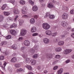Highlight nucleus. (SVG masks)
<instances>
[{"mask_svg":"<svg viewBox=\"0 0 74 74\" xmlns=\"http://www.w3.org/2000/svg\"><path fill=\"white\" fill-rule=\"evenodd\" d=\"M42 27L45 30H49V29L51 27V26L47 23H43L42 25Z\"/></svg>","mask_w":74,"mask_h":74,"instance_id":"obj_1","label":"nucleus"},{"mask_svg":"<svg viewBox=\"0 0 74 74\" xmlns=\"http://www.w3.org/2000/svg\"><path fill=\"white\" fill-rule=\"evenodd\" d=\"M53 57V55L52 54H46V58L47 60H50L52 59Z\"/></svg>","mask_w":74,"mask_h":74,"instance_id":"obj_2","label":"nucleus"},{"mask_svg":"<svg viewBox=\"0 0 74 74\" xmlns=\"http://www.w3.org/2000/svg\"><path fill=\"white\" fill-rule=\"evenodd\" d=\"M62 18L63 19H67L69 17V14L66 13H64L62 15Z\"/></svg>","mask_w":74,"mask_h":74,"instance_id":"obj_3","label":"nucleus"},{"mask_svg":"<svg viewBox=\"0 0 74 74\" xmlns=\"http://www.w3.org/2000/svg\"><path fill=\"white\" fill-rule=\"evenodd\" d=\"M27 32V31L26 30L22 29L21 31V36H24L26 34Z\"/></svg>","mask_w":74,"mask_h":74,"instance_id":"obj_4","label":"nucleus"},{"mask_svg":"<svg viewBox=\"0 0 74 74\" xmlns=\"http://www.w3.org/2000/svg\"><path fill=\"white\" fill-rule=\"evenodd\" d=\"M72 51H73L72 49H66L64 51V53L66 54H69Z\"/></svg>","mask_w":74,"mask_h":74,"instance_id":"obj_5","label":"nucleus"},{"mask_svg":"<svg viewBox=\"0 0 74 74\" xmlns=\"http://www.w3.org/2000/svg\"><path fill=\"white\" fill-rule=\"evenodd\" d=\"M27 10V7L25 6L23 7L22 10V13L23 14H26L27 13L26 10Z\"/></svg>","mask_w":74,"mask_h":74,"instance_id":"obj_6","label":"nucleus"},{"mask_svg":"<svg viewBox=\"0 0 74 74\" xmlns=\"http://www.w3.org/2000/svg\"><path fill=\"white\" fill-rule=\"evenodd\" d=\"M24 44L25 46H29L30 45V42L29 40H25Z\"/></svg>","mask_w":74,"mask_h":74,"instance_id":"obj_7","label":"nucleus"},{"mask_svg":"<svg viewBox=\"0 0 74 74\" xmlns=\"http://www.w3.org/2000/svg\"><path fill=\"white\" fill-rule=\"evenodd\" d=\"M37 31V28L35 27H33L32 28L31 32L32 33H34Z\"/></svg>","mask_w":74,"mask_h":74,"instance_id":"obj_8","label":"nucleus"},{"mask_svg":"<svg viewBox=\"0 0 74 74\" xmlns=\"http://www.w3.org/2000/svg\"><path fill=\"white\" fill-rule=\"evenodd\" d=\"M61 25L62 26H67L68 23L65 21H62L61 23Z\"/></svg>","mask_w":74,"mask_h":74,"instance_id":"obj_9","label":"nucleus"},{"mask_svg":"<svg viewBox=\"0 0 74 74\" xmlns=\"http://www.w3.org/2000/svg\"><path fill=\"white\" fill-rule=\"evenodd\" d=\"M32 10L33 11L36 12V11H37L38 10V7L36 5H34L33 6Z\"/></svg>","mask_w":74,"mask_h":74,"instance_id":"obj_10","label":"nucleus"},{"mask_svg":"<svg viewBox=\"0 0 74 74\" xmlns=\"http://www.w3.org/2000/svg\"><path fill=\"white\" fill-rule=\"evenodd\" d=\"M52 32L50 30H47L45 32V33L47 35L49 36H51V33Z\"/></svg>","mask_w":74,"mask_h":74,"instance_id":"obj_11","label":"nucleus"},{"mask_svg":"<svg viewBox=\"0 0 74 74\" xmlns=\"http://www.w3.org/2000/svg\"><path fill=\"white\" fill-rule=\"evenodd\" d=\"M43 41L45 44H48L49 42V40L48 38H45L43 39Z\"/></svg>","mask_w":74,"mask_h":74,"instance_id":"obj_12","label":"nucleus"},{"mask_svg":"<svg viewBox=\"0 0 74 74\" xmlns=\"http://www.w3.org/2000/svg\"><path fill=\"white\" fill-rule=\"evenodd\" d=\"M47 7L49 8H53L54 7V6L52 3H49L47 5Z\"/></svg>","mask_w":74,"mask_h":74,"instance_id":"obj_13","label":"nucleus"},{"mask_svg":"<svg viewBox=\"0 0 74 74\" xmlns=\"http://www.w3.org/2000/svg\"><path fill=\"white\" fill-rule=\"evenodd\" d=\"M17 60L16 58L15 57H13L12 59L10 60V62H12L13 63H15L16 62Z\"/></svg>","mask_w":74,"mask_h":74,"instance_id":"obj_14","label":"nucleus"},{"mask_svg":"<svg viewBox=\"0 0 74 74\" xmlns=\"http://www.w3.org/2000/svg\"><path fill=\"white\" fill-rule=\"evenodd\" d=\"M55 16L53 15L50 14L49 13V19H53L54 18H55Z\"/></svg>","mask_w":74,"mask_h":74,"instance_id":"obj_15","label":"nucleus"},{"mask_svg":"<svg viewBox=\"0 0 74 74\" xmlns=\"http://www.w3.org/2000/svg\"><path fill=\"white\" fill-rule=\"evenodd\" d=\"M14 12L15 14H18L19 13V10L16 9H14Z\"/></svg>","mask_w":74,"mask_h":74,"instance_id":"obj_16","label":"nucleus"},{"mask_svg":"<svg viewBox=\"0 0 74 74\" xmlns=\"http://www.w3.org/2000/svg\"><path fill=\"white\" fill-rule=\"evenodd\" d=\"M63 68H60V70L58 71V74H61L62 73H63Z\"/></svg>","mask_w":74,"mask_h":74,"instance_id":"obj_17","label":"nucleus"},{"mask_svg":"<svg viewBox=\"0 0 74 74\" xmlns=\"http://www.w3.org/2000/svg\"><path fill=\"white\" fill-rule=\"evenodd\" d=\"M30 22L31 23L33 24L35 23V19L33 18H32L30 20Z\"/></svg>","mask_w":74,"mask_h":74,"instance_id":"obj_18","label":"nucleus"},{"mask_svg":"<svg viewBox=\"0 0 74 74\" xmlns=\"http://www.w3.org/2000/svg\"><path fill=\"white\" fill-rule=\"evenodd\" d=\"M7 44V42L6 41H4L1 42L0 44V46H3V45H6Z\"/></svg>","mask_w":74,"mask_h":74,"instance_id":"obj_19","label":"nucleus"},{"mask_svg":"<svg viewBox=\"0 0 74 74\" xmlns=\"http://www.w3.org/2000/svg\"><path fill=\"white\" fill-rule=\"evenodd\" d=\"M11 48L13 49H16L18 48V46L16 45H14L11 46Z\"/></svg>","mask_w":74,"mask_h":74,"instance_id":"obj_20","label":"nucleus"},{"mask_svg":"<svg viewBox=\"0 0 74 74\" xmlns=\"http://www.w3.org/2000/svg\"><path fill=\"white\" fill-rule=\"evenodd\" d=\"M31 62V60H30V58H27L25 60V62L27 63H30Z\"/></svg>","mask_w":74,"mask_h":74,"instance_id":"obj_21","label":"nucleus"},{"mask_svg":"<svg viewBox=\"0 0 74 74\" xmlns=\"http://www.w3.org/2000/svg\"><path fill=\"white\" fill-rule=\"evenodd\" d=\"M3 14L5 16H9L10 14V13L8 12H3Z\"/></svg>","mask_w":74,"mask_h":74,"instance_id":"obj_22","label":"nucleus"},{"mask_svg":"<svg viewBox=\"0 0 74 74\" xmlns=\"http://www.w3.org/2000/svg\"><path fill=\"white\" fill-rule=\"evenodd\" d=\"M58 44L60 46H62L64 44V42L63 41H59L58 43Z\"/></svg>","mask_w":74,"mask_h":74,"instance_id":"obj_23","label":"nucleus"},{"mask_svg":"<svg viewBox=\"0 0 74 74\" xmlns=\"http://www.w3.org/2000/svg\"><path fill=\"white\" fill-rule=\"evenodd\" d=\"M61 51H62V48L60 47H58L55 49L56 52H60Z\"/></svg>","mask_w":74,"mask_h":74,"instance_id":"obj_24","label":"nucleus"},{"mask_svg":"<svg viewBox=\"0 0 74 74\" xmlns=\"http://www.w3.org/2000/svg\"><path fill=\"white\" fill-rule=\"evenodd\" d=\"M19 3L21 5H25L26 2L24 0H21L20 1Z\"/></svg>","mask_w":74,"mask_h":74,"instance_id":"obj_25","label":"nucleus"},{"mask_svg":"<svg viewBox=\"0 0 74 74\" xmlns=\"http://www.w3.org/2000/svg\"><path fill=\"white\" fill-rule=\"evenodd\" d=\"M29 3L32 5H34V3L32 0H29Z\"/></svg>","mask_w":74,"mask_h":74,"instance_id":"obj_26","label":"nucleus"},{"mask_svg":"<svg viewBox=\"0 0 74 74\" xmlns=\"http://www.w3.org/2000/svg\"><path fill=\"white\" fill-rule=\"evenodd\" d=\"M3 20H4V16L2 15L0 16V22H3Z\"/></svg>","mask_w":74,"mask_h":74,"instance_id":"obj_27","label":"nucleus"},{"mask_svg":"<svg viewBox=\"0 0 74 74\" xmlns=\"http://www.w3.org/2000/svg\"><path fill=\"white\" fill-rule=\"evenodd\" d=\"M31 64L32 65H35L36 64V60H33L31 62Z\"/></svg>","mask_w":74,"mask_h":74,"instance_id":"obj_28","label":"nucleus"},{"mask_svg":"<svg viewBox=\"0 0 74 74\" xmlns=\"http://www.w3.org/2000/svg\"><path fill=\"white\" fill-rule=\"evenodd\" d=\"M19 22L20 25H22L24 22V21L23 20H19Z\"/></svg>","mask_w":74,"mask_h":74,"instance_id":"obj_29","label":"nucleus"},{"mask_svg":"<svg viewBox=\"0 0 74 74\" xmlns=\"http://www.w3.org/2000/svg\"><path fill=\"white\" fill-rule=\"evenodd\" d=\"M26 67L29 70H32V68L31 67V66L30 65H27L26 66Z\"/></svg>","mask_w":74,"mask_h":74,"instance_id":"obj_30","label":"nucleus"},{"mask_svg":"<svg viewBox=\"0 0 74 74\" xmlns=\"http://www.w3.org/2000/svg\"><path fill=\"white\" fill-rule=\"evenodd\" d=\"M17 26V25L15 23L13 24L12 25L10 26V28H13V27H16Z\"/></svg>","mask_w":74,"mask_h":74,"instance_id":"obj_31","label":"nucleus"},{"mask_svg":"<svg viewBox=\"0 0 74 74\" xmlns=\"http://www.w3.org/2000/svg\"><path fill=\"white\" fill-rule=\"evenodd\" d=\"M6 7H7V4H4L2 7L1 9L2 10H4V9H5Z\"/></svg>","mask_w":74,"mask_h":74,"instance_id":"obj_32","label":"nucleus"},{"mask_svg":"<svg viewBox=\"0 0 74 74\" xmlns=\"http://www.w3.org/2000/svg\"><path fill=\"white\" fill-rule=\"evenodd\" d=\"M57 34H58V33L56 32L51 34V35L52 37H55V36H56Z\"/></svg>","mask_w":74,"mask_h":74,"instance_id":"obj_33","label":"nucleus"},{"mask_svg":"<svg viewBox=\"0 0 74 74\" xmlns=\"http://www.w3.org/2000/svg\"><path fill=\"white\" fill-rule=\"evenodd\" d=\"M15 67H16V68L18 69V68H19V67H21V65L19 64H15Z\"/></svg>","mask_w":74,"mask_h":74,"instance_id":"obj_34","label":"nucleus"},{"mask_svg":"<svg viewBox=\"0 0 74 74\" xmlns=\"http://www.w3.org/2000/svg\"><path fill=\"white\" fill-rule=\"evenodd\" d=\"M10 38H11V35H9L6 37V39L8 40L9 39H10Z\"/></svg>","mask_w":74,"mask_h":74,"instance_id":"obj_35","label":"nucleus"},{"mask_svg":"<svg viewBox=\"0 0 74 74\" xmlns=\"http://www.w3.org/2000/svg\"><path fill=\"white\" fill-rule=\"evenodd\" d=\"M38 57V55L37 54H35L33 56V58L34 59H37Z\"/></svg>","mask_w":74,"mask_h":74,"instance_id":"obj_36","label":"nucleus"},{"mask_svg":"<svg viewBox=\"0 0 74 74\" xmlns=\"http://www.w3.org/2000/svg\"><path fill=\"white\" fill-rule=\"evenodd\" d=\"M55 58L56 59H60L61 58V56L60 55H57L55 56Z\"/></svg>","mask_w":74,"mask_h":74,"instance_id":"obj_37","label":"nucleus"},{"mask_svg":"<svg viewBox=\"0 0 74 74\" xmlns=\"http://www.w3.org/2000/svg\"><path fill=\"white\" fill-rule=\"evenodd\" d=\"M58 41H59L58 38H54L53 39V41L54 42H57Z\"/></svg>","mask_w":74,"mask_h":74,"instance_id":"obj_38","label":"nucleus"},{"mask_svg":"<svg viewBox=\"0 0 74 74\" xmlns=\"http://www.w3.org/2000/svg\"><path fill=\"white\" fill-rule=\"evenodd\" d=\"M14 30L12 29L10 31V33L11 34H12V35L13 34V32H14V33L15 32Z\"/></svg>","mask_w":74,"mask_h":74,"instance_id":"obj_39","label":"nucleus"},{"mask_svg":"<svg viewBox=\"0 0 74 74\" xmlns=\"http://www.w3.org/2000/svg\"><path fill=\"white\" fill-rule=\"evenodd\" d=\"M30 52H31V53H34L35 52V50L34 49H31L30 50Z\"/></svg>","mask_w":74,"mask_h":74,"instance_id":"obj_40","label":"nucleus"},{"mask_svg":"<svg viewBox=\"0 0 74 74\" xmlns=\"http://www.w3.org/2000/svg\"><path fill=\"white\" fill-rule=\"evenodd\" d=\"M18 71H23V69H22V68H20L18 69L17 70V72H18Z\"/></svg>","mask_w":74,"mask_h":74,"instance_id":"obj_41","label":"nucleus"},{"mask_svg":"<svg viewBox=\"0 0 74 74\" xmlns=\"http://www.w3.org/2000/svg\"><path fill=\"white\" fill-rule=\"evenodd\" d=\"M8 70L10 72H12V69L11 68V67H9Z\"/></svg>","mask_w":74,"mask_h":74,"instance_id":"obj_42","label":"nucleus"},{"mask_svg":"<svg viewBox=\"0 0 74 74\" xmlns=\"http://www.w3.org/2000/svg\"><path fill=\"white\" fill-rule=\"evenodd\" d=\"M14 32H13V34H12V35H13V36H15L16 35V31L14 30Z\"/></svg>","mask_w":74,"mask_h":74,"instance_id":"obj_43","label":"nucleus"},{"mask_svg":"<svg viewBox=\"0 0 74 74\" xmlns=\"http://www.w3.org/2000/svg\"><path fill=\"white\" fill-rule=\"evenodd\" d=\"M49 13H47L46 14V15L45 16V18H46L49 16Z\"/></svg>","mask_w":74,"mask_h":74,"instance_id":"obj_44","label":"nucleus"},{"mask_svg":"<svg viewBox=\"0 0 74 74\" xmlns=\"http://www.w3.org/2000/svg\"><path fill=\"white\" fill-rule=\"evenodd\" d=\"M10 2L12 4H14L15 3V0H10Z\"/></svg>","mask_w":74,"mask_h":74,"instance_id":"obj_45","label":"nucleus"},{"mask_svg":"<svg viewBox=\"0 0 74 74\" xmlns=\"http://www.w3.org/2000/svg\"><path fill=\"white\" fill-rule=\"evenodd\" d=\"M28 17H29V16L26 15H24L23 16L24 18H28Z\"/></svg>","mask_w":74,"mask_h":74,"instance_id":"obj_46","label":"nucleus"},{"mask_svg":"<svg viewBox=\"0 0 74 74\" xmlns=\"http://www.w3.org/2000/svg\"><path fill=\"white\" fill-rule=\"evenodd\" d=\"M70 13L71 14H73L74 13V10H72L70 11Z\"/></svg>","mask_w":74,"mask_h":74,"instance_id":"obj_47","label":"nucleus"},{"mask_svg":"<svg viewBox=\"0 0 74 74\" xmlns=\"http://www.w3.org/2000/svg\"><path fill=\"white\" fill-rule=\"evenodd\" d=\"M23 40V38L22 37H20L18 39V40L19 41H22Z\"/></svg>","mask_w":74,"mask_h":74,"instance_id":"obj_48","label":"nucleus"},{"mask_svg":"<svg viewBox=\"0 0 74 74\" xmlns=\"http://www.w3.org/2000/svg\"><path fill=\"white\" fill-rule=\"evenodd\" d=\"M0 58L1 60H3L4 59V57L3 56H1L0 57Z\"/></svg>","mask_w":74,"mask_h":74,"instance_id":"obj_49","label":"nucleus"},{"mask_svg":"<svg viewBox=\"0 0 74 74\" xmlns=\"http://www.w3.org/2000/svg\"><path fill=\"white\" fill-rule=\"evenodd\" d=\"M34 48L35 49H36V50H37V49H38V47L37 45H35L34 47Z\"/></svg>","mask_w":74,"mask_h":74,"instance_id":"obj_50","label":"nucleus"},{"mask_svg":"<svg viewBox=\"0 0 74 74\" xmlns=\"http://www.w3.org/2000/svg\"><path fill=\"white\" fill-rule=\"evenodd\" d=\"M58 68V66H55L53 68V70H56Z\"/></svg>","mask_w":74,"mask_h":74,"instance_id":"obj_51","label":"nucleus"},{"mask_svg":"<svg viewBox=\"0 0 74 74\" xmlns=\"http://www.w3.org/2000/svg\"><path fill=\"white\" fill-rule=\"evenodd\" d=\"M37 35H38V34H37V33H35L32 34V36H37Z\"/></svg>","mask_w":74,"mask_h":74,"instance_id":"obj_52","label":"nucleus"},{"mask_svg":"<svg viewBox=\"0 0 74 74\" xmlns=\"http://www.w3.org/2000/svg\"><path fill=\"white\" fill-rule=\"evenodd\" d=\"M70 62V60H68L66 61V63H69Z\"/></svg>","mask_w":74,"mask_h":74,"instance_id":"obj_53","label":"nucleus"},{"mask_svg":"<svg viewBox=\"0 0 74 74\" xmlns=\"http://www.w3.org/2000/svg\"><path fill=\"white\" fill-rule=\"evenodd\" d=\"M41 66H39L37 67V69L38 70H40L41 69Z\"/></svg>","mask_w":74,"mask_h":74,"instance_id":"obj_54","label":"nucleus"},{"mask_svg":"<svg viewBox=\"0 0 74 74\" xmlns=\"http://www.w3.org/2000/svg\"><path fill=\"white\" fill-rule=\"evenodd\" d=\"M61 38H64V37H65V35L64 34L62 35L61 36Z\"/></svg>","mask_w":74,"mask_h":74,"instance_id":"obj_55","label":"nucleus"},{"mask_svg":"<svg viewBox=\"0 0 74 74\" xmlns=\"http://www.w3.org/2000/svg\"><path fill=\"white\" fill-rule=\"evenodd\" d=\"M71 36L74 38V33H73L71 34Z\"/></svg>","mask_w":74,"mask_h":74,"instance_id":"obj_56","label":"nucleus"},{"mask_svg":"<svg viewBox=\"0 0 74 74\" xmlns=\"http://www.w3.org/2000/svg\"><path fill=\"white\" fill-rule=\"evenodd\" d=\"M34 18H35V19H37V18H38V16H37V15L34 16Z\"/></svg>","mask_w":74,"mask_h":74,"instance_id":"obj_57","label":"nucleus"},{"mask_svg":"<svg viewBox=\"0 0 74 74\" xmlns=\"http://www.w3.org/2000/svg\"><path fill=\"white\" fill-rule=\"evenodd\" d=\"M22 56L23 57V58H24L26 57V54H23L22 55Z\"/></svg>","mask_w":74,"mask_h":74,"instance_id":"obj_58","label":"nucleus"},{"mask_svg":"<svg viewBox=\"0 0 74 74\" xmlns=\"http://www.w3.org/2000/svg\"><path fill=\"white\" fill-rule=\"evenodd\" d=\"M64 33L65 34H68V32L67 31H64Z\"/></svg>","mask_w":74,"mask_h":74,"instance_id":"obj_59","label":"nucleus"},{"mask_svg":"<svg viewBox=\"0 0 74 74\" xmlns=\"http://www.w3.org/2000/svg\"><path fill=\"white\" fill-rule=\"evenodd\" d=\"M71 29V28L70 27H68L67 28V30L68 31H69V30H70Z\"/></svg>","mask_w":74,"mask_h":74,"instance_id":"obj_60","label":"nucleus"},{"mask_svg":"<svg viewBox=\"0 0 74 74\" xmlns=\"http://www.w3.org/2000/svg\"><path fill=\"white\" fill-rule=\"evenodd\" d=\"M6 64H7V62H4L3 64V65L4 66V67H5V66H6Z\"/></svg>","mask_w":74,"mask_h":74,"instance_id":"obj_61","label":"nucleus"},{"mask_svg":"<svg viewBox=\"0 0 74 74\" xmlns=\"http://www.w3.org/2000/svg\"><path fill=\"white\" fill-rule=\"evenodd\" d=\"M25 49V47H22L21 48V50H23Z\"/></svg>","mask_w":74,"mask_h":74,"instance_id":"obj_62","label":"nucleus"},{"mask_svg":"<svg viewBox=\"0 0 74 74\" xmlns=\"http://www.w3.org/2000/svg\"><path fill=\"white\" fill-rule=\"evenodd\" d=\"M8 19L10 20V21H12V18L10 17H8Z\"/></svg>","mask_w":74,"mask_h":74,"instance_id":"obj_63","label":"nucleus"},{"mask_svg":"<svg viewBox=\"0 0 74 74\" xmlns=\"http://www.w3.org/2000/svg\"><path fill=\"white\" fill-rule=\"evenodd\" d=\"M28 74H34L33 73H32V72H29Z\"/></svg>","mask_w":74,"mask_h":74,"instance_id":"obj_64","label":"nucleus"}]
</instances>
